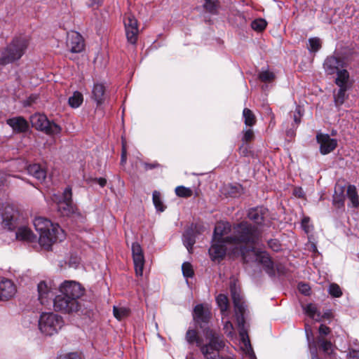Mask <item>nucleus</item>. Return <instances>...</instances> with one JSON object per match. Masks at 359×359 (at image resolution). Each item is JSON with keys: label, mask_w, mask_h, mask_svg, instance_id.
<instances>
[{"label": "nucleus", "mask_w": 359, "mask_h": 359, "mask_svg": "<svg viewBox=\"0 0 359 359\" xmlns=\"http://www.w3.org/2000/svg\"><path fill=\"white\" fill-rule=\"evenodd\" d=\"M243 116L246 126H252L255 125L256 122L255 116L250 109L245 108L243 111Z\"/></svg>", "instance_id": "34"}, {"label": "nucleus", "mask_w": 359, "mask_h": 359, "mask_svg": "<svg viewBox=\"0 0 359 359\" xmlns=\"http://www.w3.org/2000/svg\"><path fill=\"white\" fill-rule=\"evenodd\" d=\"M183 276L185 278H191L194 276V269L191 264L189 262H184L182 266Z\"/></svg>", "instance_id": "43"}, {"label": "nucleus", "mask_w": 359, "mask_h": 359, "mask_svg": "<svg viewBox=\"0 0 359 359\" xmlns=\"http://www.w3.org/2000/svg\"><path fill=\"white\" fill-rule=\"evenodd\" d=\"M105 87L102 83H95L92 90V98L97 105H101L104 101Z\"/></svg>", "instance_id": "23"}, {"label": "nucleus", "mask_w": 359, "mask_h": 359, "mask_svg": "<svg viewBox=\"0 0 359 359\" xmlns=\"http://www.w3.org/2000/svg\"><path fill=\"white\" fill-rule=\"evenodd\" d=\"M67 44L72 53H80L84 48L83 37L76 32H71L68 33Z\"/></svg>", "instance_id": "17"}, {"label": "nucleus", "mask_w": 359, "mask_h": 359, "mask_svg": "<svg viewBox=\"0 0 359 359\" xmlns=\"http://www.w3.org/2000/svg\"><path fill=\"white\" fill-rule=\"evenodd\" d=\"M206 338L209 339V342L199 346L201 351L206 359H216L219 351L224 348V342L219 334L212 330L207 331Z\"/></svg>", "instance_id": "8"}, {"label": "nucleus", "mask_w": 359, "mask_h": 359, "mask_svg": "<svg viewBox=\"0 0 359 359\" xmlns=\"http://www.w3.org/2000/svg\"><path fill=\"white\" fill-rule=\"evenodd\" d=\"M60 294L53 299L55 311L65 313L78 311L81 309L79 299L84 294L85 288L75 280H65L59 285Z\"/></svg>", "instance_id": "2"}, {"label": "nucleus", "mask_w": 359, "mask_h": 359, "mask_svg": "<svg viewBox=\"0 0 359 359\" xmlns=\"http://www.w3.org/2000/svg\"><path fill=\"white\" fill-rule=\"evenodd\" d=\"M323 318H329L330 317V313L329 312L325 313L323 315H322Z\"/></svg>", "instance_id": "62"}, {"label": "nucleus", "mask_w": 359, "mask_h": 359, "mask_svg": "<svg viewBox=\"0 0 359 359\" xmlns=\"http://www.w3.org/2000/svg\"><path fill=\"white\" fill-rule=\"evenodd\" d=\"M266 22L264 19L259 18L252 22L251 27L255 31L261 32L266 28Z\"/></svg>", "instance_id": "41"}, {"label": "nucleus", "mask_w": 359, "mask_h": 359, "mask_svg": "<svg viewBox=\"0 0 359 359\" xmlns=\"http://www.w3.org/2000/svg\"><path fill=\"white\" fill-rule=\"evenodd\" d=\"M275 78V74L269 70H262L259 74V79L263 82H271Z\"/></svg>", "instance_id": "40"}, {"label": "nucleus", "mask_w": 359, "mask_h": 359, "mask_svg": "<svg viewBox=\"0 0 359 359\" xmlns=\"http://www.w3.org/2000/svg\"><path fill=\"white\" fill-rule=\"evenodd\" d=\"M186 340L189 344L196 343L198 346H201V340L198 338L197 332L193 330H189L186 334Z\"/></svg>", "instance_id": "37"}, {"label": "nucleus", "mask_w": 359, "mask_h": 359, "mask_svg": "<svg viewBox=\"0 0 359 359\" xmlns=\"http://www.w3.org/2000/svg\"><path fill=\"white\" fill-rule=\"evenodd\" d=\"M83 101V95L78 91H75L68 100L69 105L73 108L79 107L82 104Z\"/></svg>", "instance_id": "33"}, {"label": "nucleus", "mask_w": 359, "mask_h": 359, "mask_svg": "<svg viewBox=\"0 0 359 359\" xmlns=\"http://www.w3.org/2000/svg\"><path fill=\"white\" fill-rule=\"evenodd\" d=\"M269 247L273 251H278L280 249V243L276 239H271L268 241Z\"/></svg>", "instance_id": "50"}, {"label": "nucleus", "mask_w": 359, "mask_h": 359, "mask_svg": "<svg viewBox=\"0 0 359 359\" xmlns=\"http://www.w3.org/2000/svg\"><path fill=\"white\" fill-rule=\"evenodd\" d=\"M231 225L227 222L217 223L213 233L209 255L213 261L222 260L226 255H229L230 245L227 243V236L231 232Z\"/></svg>", "instance_id": "5"}, {"label": "nucleus", "mask_w": 359, "mask_h": 359, "mask_svg": "<svg viewBox=\"0 0 359 359\" xmlns=\"http://www.w3.org/2000/svg\"><path fill=\"white\" fill-rule=\"evenodd\" d=\"M152 198H153V203H154L156 210L160 212L164 211L165 207L161 201V194L157 191H154L153 192Z\"/></svg>", "instance_id": "39"}, {"label": "nucleus", "mask_w": 359, "mask_h": 359, "mask_svg": "<svg viewBox=\"0 0 359 359\" xmlns=\"http://www.w3.org/2000/svg\"><path fill=\"white\" fill-rule=\"evenodd\" d=\"M348 359H359V350H352L348 355Z\"/></svg>", "instance_id": "55"}, {"label": "nucleus", "mask_w": 359, "mask_h": 359, "mask_svg": "<svg viewBox=\"0 0 359 359\" xmlns=\"http://www.w3.org/2000/svg\"><path fill=\"white\" fill-rule=\"evenodd\" d=\"M64 326L63 318L53 312L42 313L39 319V329L46 336H53Z\"/></svg>", "instance_id": "7"}, {"label": "nucleus", "mask_w": 359, "mask_h": 359, "mask_svg": "<svg viewBox=\"0 0 359 359\" xmlns=\"http://www.w3.org/2000/svg\"><path fill=\"white\" fill-rule=\"evenodd\" d=\"M337 90L334 91V100L336 106L341 105L348 97L346 92L351 88L338 87Z\"/></svg>", "instance_id": "26"}, {"label": "nucleus", "mask_w": 359, "mask_h": 359, "mask_svg": "<svg viewBox=\"0 0 359 359\" xmlns=\"http://www.w3.org/2000/svg\"><path fill=\"white\" fill-rule=\"evenodd\" d=\"M28 46L25 38L15 39L1 53L0 65H6L20 60Z\"/></svg>", "instance_id": "6"}, {"label": "nucleus", "mask_w": 359, "mask_h": 359, "mask_svg": "<svg viewBox=\"0 0 359 359\" xmlns=\"http://www.w3.org/2000/svg\"><path fill=\"white\" fill-rule=\"evenodd\" d=\"M93 4H100L102 1V0H93Z\"/></svg>", "instance_id": "63"}, {"label": "nucleus", "mask_w": 359, "mask_h": 359, "mask_svg": "<svg viewBox=\"0 0 359 359\" xmlns=\"http://www.w3.org/2000/svg\"><path fill=\"white\" fill-rule=\"evenodd\" d=\"M230 289L231 297L235 307L237 323L238 327L240 329V348L243 352L245 358L257 359L250 341L248 331L244 326L245 320L243 315L245 311V306L244 302H243L240 291L236 288L235 283L231 285Z\"/></svg>", "instance_id": "3"}, {"label": "nucleus", "mask_w": 359, "mask_h": 359, "mask_svg": "<svg viewBox=\"0 0 359 359\" xmlns=\"http://www.w3.org/2000/svg\"><path fill=\"white\" fill-rule=\"evenodd\" d=\"M29 175H32L40 182H43L46 176V171L39 164H33L27 167Z\"/></svg>", "instance_id": "24"}, {"label": "nucleus", "mask_w": 359, "mask_h": 359, "mask_svg": "<svg viewBox=\"0 0 359 359\" xmlns=\"http://www.w3.org/2000/svg\"><path fill=\"white\" fill-rule=\"evenodd\" d=\"M248 217L257 224H261L264 221V213L262 208H252L249 210Z\"/></svg>", "instance_id": "27"}, {"label": "nucleus", "mask_w": 359, "mask_h": 359, "mask_svg": "<svg viewBox=\"0 0 359 359\" xmlns=\"http://www.w3.org/2000/svg\"><path fill=\"white\" fill-rule=\"evenodd\" d=\"M95 181L101 187H104L107 184V180L104 178L100 177V178H96L95 179Z\"/></svg>", "instance_id": "59"}, {"label": "nucleus", "mask_w": 359, "mask_h": 359, "mask_svg": "<svg viewBox=\"0 0 359 359\" xmlns=\"http://www.w3.org/2000/svg\"><path fill=\"white\" fill-rule=\"evenodd\" d=\"M334 83L337 87L351 88L353 85L349 72L345 68L336 73Z\"/></svg>", "instance_id": "20"}, {"label": "nucleus", "mask_w": 359, "mask_h": 359, "mask_svg": "<svg viewBox=\"0 0 359 359\" xmlns=\"http://www.w3.org/2000/svg\"><path fill=\"white\" fill-rule=\"evenodd\" d=\"M260 232L257 227L252 226L248 222H241L234 224L232 229V234L227 239V243L230 245L229 256L243 257V252L234 253V249L242 250L246 254L250 252L252 245L257 243Z\"/></svg>", "instance_id": "1"}, {"label": "nucleus", "mask_w": 359, "mask_h": 359, "mask_svg": "<svg viewBox=\"0 0 359 359\" xmlns=\"http://www.w3.org/2000/svg\"><path fill=\"white\" fill-rule=\"evenodd\" d=\"M132 253L136 275L142 276L144 266V257L142 248L138 243H133Z\"/></svg>", "instance_id": "14"}, {"label": "nucleus", "mask_w": 359, "mask_h": 359, "mask_svg": "<svg viewBox=\"0 0 359 359\" xmlns=\"http://www.w3.org/2000/svg\"><path fill=\"white\" fill-rule=\"evenodd\" d=\"M0 219L4 228L14 230L18 226L19 212L13 206L0 203Z\"/></svg>", "instance_id": "10"}, {"label": "nucleus", "mask_w": 359, "mask_h": 359, "mask_svg": "<svg viewBox=\"0 0 359 359\" xmlns=\"http://www.w3.org/2000/svg\"><path fill=\"white\" fill-rule=\"evenodd\" d=\"M224 330L226 334L230 337L233 338L234 336V330L232 323L229 320H226L224 324Z\"/></svg>", "instance_id": "46"}, {"label": "nucleus", "mask_w": 359, "mask_h": 359, "mask_svg": "<svg viewBox=\"0 0 359 359\" xmlns=\"http://www.w3.org/2000/svg\"><path fill=\"white\" fill-rule=\"evenodd\" d=\"M72 189L70 187H67L64 190V192L62 194V198L60 201H61L72 202Z\"/></svg>", "instance_id": "48"}, {"label": "nucleus", "mask_w": 359, "mask_h": 359, "mask_svg": "<svg viewBox=\"0 0 359 359\" xmlns=\"http://www.w3.org/2000/svg\"><path fill=\"white\" fill-rule=\"evenodd\" d=\"M254 137L253 131L251 129H248L243 131V142H249L251 141Z\"/></svg>", "instance_id": "52"}, {"label": "nucleus", "mask_w": 359, "mask_h": 359, "mask_svg": "<svg viewBox=\"0 0 359 359\" xmlns=\"http://www.w3.org/2000/svg\"><path fill=\"white\" fill-rule=\"evenodd\" d=\"M250 251V252L246 254L245 250L242 251V250L234 249V253L244 252L243 254V259L245 262H257L263 266L268 273H274L273 263L266 252H258L255 248H252Z\"/></svg>", "instance_id": "9"}, {"label": "nucleus", "mask_w": 359, "mask_h": 359, "mask_svg": "<svg viewBox=\"0 0 359 359\" xmlns=\"http://www.w3.org/2000/svg\"><path fill=\"white\" fill-rule=\"evenodd\" d=\"M323 67L327 74H334L344 69L346 67V63L341 58L329 56L325 59Z\"/></svg>", "instance_id": "16"}, {"label": "nucleus", "mask_w": 359, "mask_h": 359, "mask_svg": "<svg viewBox=\"0 0 359 359\" xmlns=\"http://www.w3.org/2000/svg\"><path fill=\"white\" fill-rule=\"evenodd\" d=\"M158 165L157 163L154 164H149V163H144V167L146 170H151L156 167H157Z\"/></svg>", "instance_id": "61"}, {"label": "nucleus", "mask_w": 359, "mask_h": 359, "mask_svg": "<svg viewBox=\"0 0 359 359\" xmlns=\"http://www.w3.org/2000/svg\"><path fill=\"white\" fill-rule=\"evenodd\" d=\"M321 48L320 39L318 37H313L309 39L308 49L311 53H316Z\"/></svg>", "instance_id": "38"}, {"label": "nucleus", "mask_w": 359, "mask_h": 359, "mask_svg": "<svg viewBox=\"0 0 359 359\" xmlns=\"http://www.w3.org/2000/svg\"><path fill=\"white\" fill-rule=\"evenodd\" d=\"M30 121L34 128L47 135L58 134L61 130L58 125L54 122L49 121L43 114H37L32 115L30 117Z\"/></svg>", "instance_id": "11"}, {"label": "nucleus", "mask_w": 359, "mask_h": 359, "mask_svg": "<svg viewBox=\"0 0 359 359\" xmlns=\"http://www.w3.org/2000/svg\"><path fill=\"white\" fill-rule=\"evenodd\" d=\"M125 32L127 40L131 44H135L139 34L138 22L131 13H126L123 18Z\"/></svg>", "instance_id": "12"}, {"label": "nucleus", "mask_w": 359, "mask_h": 359, "mask_svg": "<svg viewBox=\"0 0 359 359\" xmlns=\"http://www.w3.org/2000/svg\"><path fill=\"white\" fill-rule=\"evenodd\" d=\"M53 200L57 202V210L63 216H69L74 214L76 210V208L73 202L57 201V196L56 195H54Z\"/></svg>", "instance_id": "22"}, {"label": "nucleus", "mask_w": 359, "mask_h": 359, "mask_svg": "<svg viewBox=\"0 0 359 359\" xmlns=\"http://www.w3.org/2000/svg\"><path fill=\"white\" fill-rule=\"evenodd\" d=\"M306 332L307 340H308V344H309V348L310 353L311 355V358L312 359H319L318 356V353H317V348H316V342L314 341H311L307 329H306Z\"/></svg>", "instance_id": "42"}, {"label": "nucleus", "mask_w": 359, "mask_h": 359, "mask_svg": "<svg viewBox=\"0 0 359 359\" xmlns=\"http://www.w3.org/2000/svg\"><path fill=\"white\" fill-rule=\"evenodd\" d=\"M328 292L330 295L334 297H339L342 294L340 287L335 283H332L330 285Z\"/></svg>", "instance_id": "44"}, {"label": "nucleus", "mask_w": 359, "mask_h": 359, "mask_svg": "<svg viewBox=\"0 0 359 359\" xmlns=\"http://www.w3.org/2000/svg\"><path fill=\"white\" fill-rule=\"evenodd\" d=\"M300 110L299 109H297L295 113L294 114V121L296 124H299L300 123Z\"/></svg>", "instance_id": "57"}, {"label": "nucleus", "mask_w": 359, "mask_h": 359, "mask_svg": "<svg viewBox=\"0 0 359 359\" xmlns=\"http://www.w3.org/2000/svg\"><path fill=\"white\" fill-rule=\"evenodd\" d=\"M9 175H7L4 172L0 171V186L4 185L8 180Z\"/></svg>", "instance_id": "56"}, {"label": "nucleus", "mask_w": 359, "mask_h": 359, "mask_svg": "<svg viewBox=\"0 0 359 359\" xmlns=\"http://www.w3.org/2000/svg\"><path fill=\"white\" fill-rule=\"evenodd\" d=\"M204 8L210 13H214L217 10V0H203Z\"/></svg>", "instance_id": "45"}, {"label": "nucleus", "mask_w": 359, "mask_h": 359, "mask_svg": "<svg viewBox=\"0 0 359 359\" xmlns=\"http://www.w3.org/2000/svg\"><path fill=\"white\" fill-rule=\"evenodd\" d=\"M33 223L36 231L39 233V242L46 249H49L54 243L62 241L65 238L61 227L46 218L36 217Z\"/></svg>", "instance_id": "4"}, {"label": "nucleus", "mask_w": 359, "mask_h": 359, "mask_svg": "<svg viewBox=\"0 0 359 359\" xmlns=\"http://www.w3.org/2000/svg\"><path fill=\"white\" fill-rule=\"evenodd\" d=\"M58 359H81L80 355L76 353H67L60 354Z\"/></svg>", "instance_id": "49"}, {"label": "nucleus", "mask_w": 359, "mask_h": 359, "mask_svg": "<svg viewBox=\"0 0 359 359\" xmlns=\"http://www.w3.org/2000/svg\"><path fill=\"white\" fill-rule=\"evenodd\" d=\"M175 194L177 196L181 198H189L193 194V191L191 188L184 186H178L175 188Z\"/></svg>", "instance_id": "36"}, {"label": "nucleus", "mask_w": 359, "mask_h": 359, "mask_svg": "<svg viewBox=\"0 0 359 359\" xmlns=\"http://www.w3.org/2000/svg\"><path fill=\"white\" fill-rule=\"evenodd\" d=\"M294 194L295 196H297L298 198H303L304 194V191L302 190V188H296L294 190Z\"/></svg>", "instance_id": "58"}, {"label": "nucleus", "mask_w": 359, "mask_h": 359, "mask_svg": "<svg viewBox=\"0 0 359 359\" xmlns=\"http://www.w3.org/2000/svg\"><path fill=\"white\" fill-rule=\"evenodd\" d=\"M15 293L16 287L14 283L8 279L0 278V301H6Z\"/></svg>", "instance_id": "18"}, {"label": "nucleus", "mask_w": 359, "mask_h": 359, "mask_svg": "<svg viewBox=\"0 0 359 359\" xmlns=\"http://www.w3.org/2000/svg\"><path fill=\"white\" fill-rule=\"evenodd\" d=\"M301 225L306 233H309L313 229V226L310 224V218L308 217H305L302 219Z\"/></svg>", "instance_id": "47"}, {"label": "nucleus", "mask_w": 359, "mask_h": 359, "mask_svg": "<svg viewBox=\"0 0 359 359\" xmlns=\"http://www.w3.org/2000/svg\"><path fill=\"white\" fill-rule=\"evenodd\" d=\"M114 316L116 318L121 320L127 317L130 313V310L126 307L114 306Z\"/></svg>", "instance_id": "35"}, {"label": "nucleus", "mask_w": 359, "mask_h": 359, "mask_svg": "<svg viewBox=\"0 0 359 359\" xmlns=\"http://www.w3.org/2000/svg\"><path fill=\"white\" fill-rule=\"evenodd\" d=\"M317 142L320 144V151L325 155L332 151L337 146V141L331 138L327 134H318L316 136Z\"/></svg>", "instance_id": "15"}, {"label": "nucleus", "mask_w": 359, "mask_h": 359, "mask_svg": "<svg viewBox=\"0 0 359 359\" xmlns=\"http://www.w3.org/2000/svg\"><path fill=\"white\" fill-rule=\"evenodd\" d=\"M216 302L217 303L218 306L220 309L222 315H227L229 308L227 297L224 294H220L216 297Z\"/></svg>", "instance_id": "31"}, {"label": "nucleus", "mask_w": 359, "mask_h": 359, "mask_svg": "<svg viewBox=\"0 0 359 359\" xmlns=\"http://www.w3.org/2000/svg\"><path fill=\"white\" fill-rule=\"evenodd\" d=\"M34 237L32 231L26 226L19 227L16 232V238L19 240L32 241Z\"/></svg>", "instance_id": "28"}, {"label": "nucleus", "mask_w": 359, "mask_h": 359, "mask_svg": "<svg viewBox=\"0 0 359 359\" xmlns=\"http://www.w3.org/2000/svg\"><path fill=\"white\" fill-rule=\"evenodd\" d=\"M303 309L305 313L313 320L320 322L323 320V316L315 304H309L304 306Z\"/></svg>", "instance_id": "25"}, {"label": "nucleus", "mask_w": 359, "mask_h": 359, "mask_svg": "<svg viewBox=\"0 0 359 359\" xmlns=\"http://www.w3.org/2000/svg\"><path fill=\"white\" fill-rule=\"evenodd\" d=\"M193 317L197 323H207L210 318V311L208 306L203 304H198L194 309Z\"/></svg>", "instance_id": "19"}, {"label": "nucleus", "mask_w": 359, "mask_h": 359, "mask_svg": "<svg viewBox=\"0 0 359 359\" xmlns=\"http://www.w3.org/2000/svg\"><path fill=\"white\" fill-rule=\"evenodd\" d=\"M126 154H127L126 149V148L123 146V149H122V153H121V163H126Z\"/></svg>", "instance_id": "60"}, {"label": "nucleus", "mask_w": 359, "mask_h": 359, "mask_svg": "<svg viewBox=\"0 0 359 359\" xmlns=\"http://www.w3.org/2000/svg\"><path fill=\"white\" fill-rule=\"evenodd\" d=\"M317 342L323 351L327 355H331L334 352V346L330 341L325 339L323 337H318Z\"/></svg>", "instance_id": "30"}, {"label": "nucleus", "mask_w": 359, "mask_h": 359, "mask_svg": "<svg viewBox=\"0 0 359 359\" xmlns=\"http://www.w3.org/2000/svg\"><path fill=\"white\" fill-rule=\"evenodd\" d=\"M195 242V236L193 233L191 231H186L183 235V243L189 252H191Z\"/></svg>", "instance_id": "32"}, {"label": "nucleus", "mask_w": 359, "mask_h": 359, "mask_svg": "<svg viewBox=\"0 0 359 359\" xmlns=\"http://www.w3.org/2000/svg\"><path fill=\"white\" fill-rule=\"evenodd\" d=\"M346 194L353 208H358L359 206V198L355 187L353 185L348 186Z\"/></svg>", "instance_id": "29"}, {"label": "nucleus", "mask_w": 359, "mask_h": 359, "mask_svg": "<svg viewBox=\"0 0 359 359\" xmlns=\"http://www.w3.org/2000/svg\"><path fill=\"white\" fill-rule=\"evenodd\" d=\"M39 300L41 304H47L54 298V285L52 280H41L38 284Z\"/></svg>", "instance_id": "13"}, {"label": "nucleus", "mask_w": 359, "mask_h": 359, "mask_svg": "<svg viewBox=\"0 0 359 359\" xmlns=\"http://www.w3.org/2000/svg\"><path fill=\"white\" fill-rule=\"evenodd\" d=\"M334 202L335 203H339L341 205H344V198L343 195H337V191H335V195L334 196Z\"/></svg>", "instance_id": "54"}, {"label": "nucleus", "mask_w": 359, "mask_h": 359, "mask_svg": "<svg viewBox=\"0 0 359 359\" xmlns=\"http://www.w3.org/2000/svg\"><path fill=\"white\" fill-rule=\"evenodd\" d=\"M6 123L15 132L17 133H23L27 131L28 129V123L22 116L9 118L6 121Z\"/></svg>", "instance_id": "21"}, {"label": "nucleus", "mask_w": 359, "mask_h": 359, "mask_svg": "<svg viewBox=\"0 0 359 359\" xmlns=\"http://www.w3.org/2000/svg\"><path fill=\"white\" fill-rule=\"evenodd\" d=\"M298 288L299 292L305 295L309 294L310 287L308 284L306 283H299L298 285Z\"/></svg>", "instance_id": "53"}, {"label": "nucleus", "mask_w": 359, "mask_h": 359, "mask_svg": "<svg viewBox=\"0 0 359 359\" xmlns=\"http://www.w3.org/2000/svg\"><path fill=\"white\" fill-rule=\"evenodd\" d=\"M330 328L325 325H320L318 329V332L320 336L318 337H323L324 336H327L330 333Z\"/></svg>", "instance_id": "51"}]
</instances>
